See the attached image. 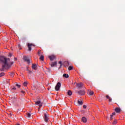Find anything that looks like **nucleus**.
<instances>
[{
    "instance_id": "13",
    "label": "nucleus",
    "mask_w": 125,
    "mask_h": 125,
    "mask_svg": "<svg viewBox=\"0 0 125 125\" xmlns=\"http://www.w3.org/2000/svg\"><path fill=\"white\" fill-rule=\"evenodd\" d=\"M115 111L116 112V113H120L121 110L120 108H116Z\"/></svg>"
},
{
    "instance_id": "1",
    "label": "nucleus",
    "mask_w": 125,
    "mask_h": 125,
    "mask_svg": "<svg viewBox=\"0 0 125 125\" xmlns=\"http://www.w3.org/2000/svg\"><path fill=\"white\" fill-rule=\"evenodd\" d=\"M9 61H10V59L4 58L3 60L2 61V67L0 68V71H1V72H3L5 69H9V68L11 67V65H13L14 62H11L10 63L9 62Z\"/></svg>"
},
{
    "instance_id": "31",
    "label": "nucleus",
    "mask_w": 125,
    "mask_h": 125,
    "mask_svg": "<svg viewBox=\"0 0 125 125\" xmlns=\"http://www.w3.org/2000/svg\"><path fill=\"white\" fill-rule=\"evenodd\" d=\"M38 55L40 56L41 55V51H39L38 52Z\"/></svg>"
},
{
    "instance_id": "4",
    "label": "nucleus",
    "mask_w": 125,
    "mask_h": 125,
    "mask_svg": "<svg viewBox=\"0 0 125 125\" xmlns=\"http://www.w3.org/2000/svg\"><path fill=\"white\" fill-rule=\"evenodd\" d=\"M23 60L25 62H27L28 64H30V59H29L28 57H23Z\"/></svg>"
},
{
    "instance_id": "32",
    "label": "nucleus",
    "mask_w": 125,
    "mask_h": 125,
    "mask_svg": "<svg viewBox=\"0 0 125 125\" xmlns=\"http://www.w3.org/2000/svg\"><path fill=\"white\" fill-rule=\"evenodd\" d=\"M13 90H16V88L15 87H14L13 88H12Z\"/></svg>"
},
{
    "instance_id": "38",
    "label": "nucleus",
    "mask_w": 125,
    "mask_h": 125,
    "mask_svg": "<svg viewBox=\"0 0 125 125\" xmlns=\"http://www.w3.org/2000/svg\"><path fill=\"white\" fill-rule=\"evenodd\" d=\"M20 46H21L20 45V44H19V45H18V47H20Z\"/></svg>"
},
{
    "instance_id": "37",
    "label": "nucleus",
    "mask_w": 125,
    "mask_h": 125,
    "mask_svg": "<svg viewBox=\"0 0 125 125\" xmlns=\"http://www.w3.org/2000/svg\"><path fill=\"white\" fill-rule=\"evenodd\" d=\"M14 59H15V61L17 60V58H15Z\"/></svg>"
},
{
    "instance_id": "22",
    "label": "nucleus",
    "mask_w": 125,
    "mask_h": 125,
    "mask_svg": "<svg viewBox=\"0 0 125 125\" xmlns=\"http://www.w3.org/2000/svg\"><path fill=\"white\" fill-rule=\"evenodd\" d=\"M27 84H28V82H25L23 83L24 86H27Z\"/></svg>"
},
{
    "instance_id": "6",
    "label": "nucleus",
    "mask_w": 125,
    "mask_h": 125,
    "mask_svg": "<svg viewBox=\"0 0 125 125\" xmlns=\"http://www.w3.org/2000/svg\"><path fill=\"white\" fill-rule=\"evenodd\" d=\"M77 104L79 106H81L83 104V101H82V100H78L77 101Z\"/></svg>"
},
{
    "instance_id": "24",
    "label": "nucleus",
    "mask_w": 125,
    "mask_h": 125,
    "mask_svg": "<svg viewBox=\"0 0 125 125\" xmlns=\"http://www.w3.org/2000/svg\"><path fill=\"white\" fill-rule=\"evenodd\" d=\"M115 115H116V113L113 112L111 115H110V117H114V116H115Z\"/></svg>"
},
{
    "instance_id": "40",
    "label": "nucleus",
    "mask_w": 125,
    "mask_h": 125,
    "mask_svg": "<svg viewBox=\"0 0 125 125\" xmlns=\"http://www.w3.org/2000/svg\"><path fill=\"white\" fill-rule=\"evenodd\" d=\"M8 82H9V80H8Z\"/></svg>"
},
{
    "instance_id": "11",
    "label": "nucleus",
    "mask_w": 125,
    "mask_h": 125,
    "mask_svg": "<svg viewBox=\"0 0 125 125\" xmlns=\"http://www.w3.org/2000/svg\"><path fill=\"white\" fill-rule=\"evenodd\" d=\"M63 65L64 66V67H68V66H69V62H63Z\"/></svg>"
},
{
    "instance_id": "26",
    "label": "nucleus",
    "mask_w": 125,
    "mask_h": 125,
    "mask_svg": "<svg viewBox=\"0 0 125 125\" xmlns=\"http://www.w3.org/2000/svg\"><path fill=\"white\" fill-rule=\"evenodd\" d=\"M10 76H11V77H14V73H11L10 74Z\"/></svg>"
},
{
    "instance_id": "7",
    "label": "nucleus",
    "mask_w": 125,
    "mask_h": 125,
    "mask_svg": "<svg viewBox=\"0 0 125 125\" xmlns=\"http://www.w3.org/2000/svg\"><path fill=\"white\" fill-rule=\"evenodd\" d=\"M83 85V84L82 83H77V87L78 88H81V87H82Z\"/></svg>"
},
{
    "instance_id": "25",
    "label": "nucleus",
    "mask_w": 125,
    "mask_h": 125,
    "mask_svg": "<svg viewBox=\"0 0 125 125\" xmlns=\"http://www.w3.org/2000/svg\"><path fill=\"white\" fill-rule=\"evenodd\" d=\"M2 76H4V73L3 72L0 73V77H2Z\"/></svg>"
},
{
    "instance_id": "15",
    "label": "nucleus",
    "mask_w": 125,
    "mask_h": 125,
    "mask_svg": "<svg viewBox=\"0 0 125 125\" xmlns=\"http://www.w3.org/2000/svg\"><path fill=\"white\" fill-rule=\"evenodd\" d=\"M32 68L33 70H37V64H32Z\"/></svg>"
},
{
    "instance_id": "33",
    "label": "nucleus",
    "mask_w": 125,
    "mask_h": 125,
    "mask_svg": "<svg viewBox=\"0 0 125 125\" xmlns=\"http://www.w3.org/2000/svg\"><path fill=\"white\" fill-rule=\"evenodd\" d=\"M109 102H112V99L109 98Z\"/></svg>"
},
{
    "instance_id": "16",
    "label": "nucleus",
    "mask_w": 125,
    "mask_h": 125,
    "mask_svg": "<svg viewBox=\"0 0 125 125\" xmlns=\"http://www.w3.org/2000/svg\"><path fill=\"white\" fill-rule=\"evenodd\" d=\"M40 59L42 60V61H43V60H44V57L42 55H41Z\"/></svg>"
},
{
    "instance_id": "2",
    "label": "nucleus",
    "mask_w": 125,
    "mask_h": 125,
    "mask_svg": "<svg viewBox=\"0 0 125 125\" xmlns=\"http://www.w3.org/2000/svg\"><path fill=\"white\" fill-rule=\"evenodd\" d=\"M60 87H61V83H60V82H58L55 87V89L56 91H58V90L60 89Z\"/></svg>"
},
{
    "instance_id": "29",
    "label": "nucleus",
    "mask_w": 125,
    "mask_h": 125,
    "mask_svg": "<svg viewBox=\"0 0 125 125\" xmlns=\"http://www.w3.org/2000/svg\"><path fill=\"white\" fill-rule=\"evenodd\" d=\"M83 109H86V105H83Z\"/></svg>"
},
{
    "instance_id": "34",
    "label": "nucleus",
    "mask_w": 125,
    "mask_h": 125,
    "mask_svg": "<svg viewBox=\"0 0 125 125\" xmlns=\"http://www.w3.org/2000/svg\"><path fill=\"white\" fill-rule=\"evenodd\" d=\"M28 72H29V74H32V71H31L29 70Z\"/></svg>"
},
{
    "instance_id": "36",
    "label": "nucleus",
    "mask_w": 125,
    "mask_h": 125,
    "mask_svg": "<svg viewBox=\"0 0 125 125\" xmlns=\"http://www.w3.org/2000/svg\"><path fill=\"white\" fill-rule=\"evenodd\" d=\"M22 93H25V92L24 91H21Z\"/></svg>"
},
{
    "instance_id": "14",
    "label": "nucleus",
    "mask_w": 125,
    "mask_h": 125,
    "mask_svg": "<svg viewBox=\"0 0 125 125\" xmlns=\"http://www.w3.org/2000/svg\"><path fill=\"white\" fill-rule=\"evenodd\" d=\"M82 122H83V123H86L87 120L86 119V118L83 117H82Z\"/></svg>"
},
{
    "instance_id": "28",
    "label": "nucleus",
    "mask_w": 125,
    "mask_h": 125,
    "mask_svg": "<svg viewBox=\"0 0 125 125\" xmlns=\"http://www.w3.org/2000/svg\"><path fill=\"white\" fill-rule=\"evenodd\" d=\"M117 123V121H114L113 123V125H116Z\"/></svg>"
},
{
    "instance_id": "20",
    "label": "nucleus",
    "mask_w": 125,
    "mask_h": 125,
    "mask_svg": "<svg viewBox=\"0 0 125 125\" xmlns=\"http://www.w3.org/2000/svg\"><path fill=\"white\" fill-rule=\"evenodd\" d=\"M31 114L30 113H27V118H29V119L31 118Z\"/></svg>"
},
{
    "instance_id": "21",
    "label": "nucleus",
    "mask_w": 125,
    "mask_h": 125,
    "mask_svg": "<svg viewBox=\"0 0 125 125\" xmlns=\"http://www.w3.org/2000/svg\"><path fill=\"white\" fill-rule=\"evenodd\" d=\"M68 70L69 71H72V70H73V66H70L68 67Z\"/></svg>"
},
{
    "instance_id": "3",
    "label": "nucleus",
    "mask_w": 125,
    "mask_h": 125,
    "mask_svg": "<svg viewBox=\"0 0 125 125\" xmlns=\"http://www.w3.org/2000/svg\"><path fill=\"white\" fill-rule=\"evenodd\" d=\"M35 104L36 105H39V109L42 106V102H41V101H37L35 102Z\"/></svg>"
},
{
    "instance_id": "30",
    "label": "nucleus",
    "mask_w": 125,
    "mask_h": 125,
    "mask_svg": "<svg viewBox=\"0 0 125 125\" xmlns=\"http://www.w3.org/2000/svg\"><path fill=\"white\" fill-rule=\"evenodd\" d=\"M105 97H106L107 99H109L110 98V97H109L108 95L105 96Z\"/></svg>"
},
{
    "instance_id": "23",
    "label": "nucleus",
    "mask_w": 125,
    "mask_h": 125,
    "mask_svg": "<svg viewBox=\"0 0 125 125\" xmlns=\"http://www.w3.org/2000/svg\"><path fill=\"white\" fill-rule=\"evenodd\" d=\"M59 64H60V67L59 68H61V67H62V62L60 61L59 62Z\"/></svg>"
},
{
    "instance_id": "12",
    "label": "nucleus",
    "mask_w": 125,
    "mask_h": 125,
    "mask_svg": "<svg viewBox=\"0 0 125 125\" xmlns=\"http://www.w3.org/2000/svg\"><path fill=\"white\" fill-rule=\"evenodd\" d=\"M57 64V62H52L51 63V67H55V66H56Z\"/></svg>"
},
{
    "instance_id": "41",
    "label": "nucleus",
    "mask_w": 125,
    "mask_h": 125,
    "mask_svg": "<svg viewBox=\"0 0 125 125\" xmlns=\"http://www.w3.org/2000/svg\"><path fill=\"white\" fill-rule=\"evenodd\" d=\"M20 125V124H18V125Z\"/></svg>"
},
{
    "instance_id": "18",
    "label": "nucleus",
    "mask_w": 125,
    "mask_h": 125,
    "mask_svg": "<svg viewBox=\"0 0 125 125\" xmlns=\"http://www.w3.org/2000/svg\"><path fill=\"white\" fill-rule=\"evenodd\" d=\"M72 91H71L70 90L68 91V92H67L68 95H69V96H71V95H72Z\"/></svg>"
},
{
    "instance_id": "5",
    "label": "nucleus",
    "mask_w": 125,
    "mask_h": 125,
    "mask_svg": "<svg viewBox=\"0 0 125 125\" xmlns=\"http://www.w3.org/2000/svg\"><path fill=\"white\" fill-rule=\"evenodd\" d=\"M44 121L46 123H47L48 121V116H47V114H46V113L44 114Z\"/></svg>"
},
{
    "instance_id": "9",
    "label": "nucleus",
    "mask_w": 125,
    "mask_h": 125,
    "mask_svg": "<svg viewBox=\"0 0 125 125\" xmlns=\"http://www.w3.org/2000/svg\"><path fill=\"white\" fill-rule=\"evenodd\" d=\"M32 45H33V44H31V43L28 44V50L29 51H31L32 50Z\"/></svg>"
},
{
    "instance_id": "8",
    "label": "nucleus",
    "mask_w": 125,
    "mask_h": 125,
    "mask_svg": "<svg viewBox=\"0 0 125 125\" xmlns=\"http://www.w3.org/2000/svg\"><path fill=\"white\" fill-rule=\"evenodd\" d=\"M78 93L80 95H84V90H80L78 91Z\"/></svg>"
},
{
    "instance_id": "39",
    "label": "nucleus",
    "mask_w": 125,
    "mask_h": 125,
    "mask_svg": "<svg viewBox=\"0 0 125 125\" xmlns=\"http://www.w3.org/2000/svg\"><path fill=\"white\" fill-rule=\"evenodd\" d=\"M9 56L11 57V54H10V55H9Z\"/></svg>"
},
{
    "instance_id": "27",
    "label": "nucleus",
    "mask_w": 125,
    "mask_h": 125,
    "mask_svg": "<svg viewBox=\"0 0 125 125\" xmlns=\"http://www.w3.org/2000/svg\"><path fill=\"white\" fill-rule=\"evenodd\" d=\"M16 86H17L18 88H20V87H21V86L19 84H16Z\"/></svg>"
},
{
    "instance_id": "10",
    "label": "nucleus",
    "mask_w": 125,
    "mask_h": 125,
    "mask_svg": "<svg viewBox=\"0 0 125 125\" xmlns=\"http://www.w3.org/2000/svg\"><path fill=\"white\" fill-rule=\"evenodd\" d=\"M49 58L51 60V61H53V60H54V59H55V56L53 55L49 56Z\"/></svg>"
},
{
    "instance_id": "19",
    "label": "nucleus",
    "mask_w": 125,
    "mask_h": 125,
    "mask_svg": "<svg viewBox=\"0 0 125 125\" xmlns=\"http://www.w3.org/2000/svg\"><path fill=\"white\" fill-rule=\"evenodd\" d=\"M88 93L89 95H93V91H92L89 90Z\"/></svg>"
},
{
    "instance_id": "35",
    "label": "nucleus",
    "mask_w": 125,
    "mask_h": 125,
    "mask_svg": "<svg viewBox=\"0 0 125 125\" xmlns=\"http://www.w3.org/2000/svg\"><path fill=\"white\" fill-rule=\"evenodd\" d=\"M113 117H110V120H111V121L113 120Z\"/></svg>"
},
{
    "instance_id": "17",
    "label": "nucleus",
    "mask_w": 125,
    "mask_h": 125,
    "mask_svg": "<svg viewBox=\"0 0 125 125\" xmlns=\"http://www.w3.org/2000/svg\"><path fill=\"white\" fill-rule=\"evenodd\" d=\"M63 78H66V79H68V78H69V75H68L67 74H64L63 75Z\"/></svg>"
}]
</instances>
